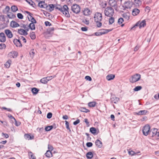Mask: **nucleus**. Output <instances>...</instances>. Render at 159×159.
Wrapping results in <instances>:
<instances>
[{
	"label": "nucleus",
	"instance_id": "1",
	"mask_svg": "<svg viewBox=\"0 0 159 159\" xmlns=\"http://www.w3.org/2000/svg\"><path fill=\"white\" fill-rule=\"evenodd\" d=\"M55 8L61 12L66 16L67 17H70V14L68 11L69 8L67 5H64L62 7L60 5H57L55 7Z\"/></svg>",
	"mask_w": 159,
	"mask_h": 159
},
{
	"label": "nucleus",
	"instance_id": "2",
	"mask_svg": "<svg viewBox=\"0 0 159 159\" xmlns=\"http://www.w3.org/2000/svg\"><path fill=\"white\" fill-rule=\"evenodd\" d=\"M94 18L97 26L98 27H101L102 25V23L101 22L102 19V14L99 12H96L94 15Z\"/></svg>",
	"mask_w": 159,
	"mask_h": 159
},
{
	"label": "nucleus",
	"instance_id": "3",
	"mask_svg": "<svg viewBox=\"0 0 159 159\" xmlns=\"http://www.w3.org/2000/svg\"><path fill=\"white\" fill-rule=\"evenodd\" d=\"M104 12L106 16L108 17H111L114 15V11L112 7H108L105 9Z\"/></svg>",
	"mask_w": 159,
	"mask_h": 159
},
{
	"label": "nucleus",
	"instance_id": "4",
	"mask_svg": "<svg viewBox=\"0 0 159 159\" xmlns=\"http://www.w3.org/2000/svg\"><path fill=\"white\" fill-rule=\"evenodd\" d=\"M141 78L140 75L138 74H136L132 76L129 79L130 82L134 83L139 81Z\"/></svg>",
	"mask_w": 159,
	"mask_h": 159
},
{
	"label": "nucleus",
	"instance_id": "5",
	"mask_svg": "<svg viewBox=\"0 0 159 159\" xmlns=\"http://www.w3.org/2000/svg\"><path fill=\"white\" fill-rule=\"evenodd\" d=\"M71 9L74 13L76 14L78 13L80 11V7L76 4H74L72 6Z\"/></svg>",
	"mask_w": 159,
	"mask_h": 159
},
{
	"label": "nucleus",
	"instance_id": "6",
	"mask_svg": "<svg viewBox=\"0 0 159 159\" xmlns=\"http://www.w3.org/2000/svg\"><path fill=\"white\" fill-rule=\"evenodd\" d=\"M150 129V127L148 125H146L143 127V134L145 136H147L148 135Z\"/></svg>",
	"mask_w": 159,
	"mask_h": 159
},
{
	"label": "nucleus",
	"instance_id": "7",
	"mask_svg": "<svg viewBox=\"0 0 159 159\" xmlns=\"http://www.w3.org/2000/svg\"><path fill=\"white\" fill-rule=\"evenodd\" d=\"M146 24V21L145 20H143L142 21H139L132 28V29L137 26H139V29H141L142 27H144L145 26Z\"/></svg>",
	"mask_w": 159,
	"mask_h": 159
},
{
	"label": "nucleus",
	"instance_id": "8",
	"mask_svg": "<svg viewBox=\"0 0 159 159\" xmlns=\"http://www.w3.org/2000/svg\"><path fill=\"white\" fill-rule=\"evenodd\" d=\"M26 13L28 14L29 16H28V18L29 20H30L31 22V23H37L36 21L34 18L32 16V14L30 12L28 11H26Z\"/></svg>",
	"mask_w": 159,
	"mask_h": 159
},
{
	"label": "nucleus",
	"instance_id": "9",
	"mask_svg": "<svg viewBox=\"0 0 159 159\" xmlns=\"http://www.w3.org/2000/svg\"><path fill=\"white\" fill-rule=\"evenodd\" d=\"M132 2L130 1L125 2L124 4V7L126 8H130L132 7Z\"/></svg>",
	"mask_w": 159,
	"mask_h": 159
},
{
	"label": "nucleus",
	"instance_id": "10",
	"mask_svg": "<svg viewBox=\"0 0 159 159\" xmlns=\"http://www.w3.org/2000/svg\"><path fill=\"white\" fill-rule=\"evenodd\" d=\"M55 6L53 4H50L48 5L47 4L45 9L51 12L53 10Z\"/></svg>",
	"mask_w": 159,
	"mask_h": 159
},
{
	"label": "nucleus",
	"instance_id": "11",
	"mask_svg": "<svg viewBox=\"0 0 159 159\" xmlns=\"http://www.w3.org/2000/svg\"><path fill=\"white\" fill-rule=\"evenodd\" d=\"M5 33L8 38H11L13 37V34L10 30L8 29L5 30Z\"/></svg>",
	"mask_w": 159,
	"mask_h": 159
},
{
	"label": "nucleus",
	"instance_id": "12",
	"mask_svg": "<svg viewBox=\"0 0 159 159\" xmlns=\"http://www.w3.org/2000/svg\"><path fill=\"white\" fill-rule=\"evenodd\" d=\"M13 43L16 47H22V46L21 42L19 39H14L13 40Z\"/></svg>",
	"mask_w": 159,
	"mask_h": 159
},
{
	"label": "nucleus",
	"instance_id": "13",
	"mask_svg": "<svg viewBox=\"0 0 159 159\" xmlns=\"http://www.w3.org/2000/svg\"><path fill=\"white\" fill-rule=\"evenodd\" d=\"M109 4L110 6L112 7H115L117 6V1L116 0H109Z\"/></svg>",
	"mask_w": 159,
	"mask_h": 159
},
{
	"label": "nucleus",
	"instance_id": "14",
	"mask_svg": "<svg viewBox=\"0 0 159 159\" xmlns=\"http://www.w3.org/2000/svg\"><path fill=\"white\" fill-rule=\"evenodd\" d=\"M91 13L92 12L88 8H84L83 11L84 15L86 16H88L90 15Z\"/></svg>",
	"mask_w": 159,
	"mask_h": 159
},
{
	"label": "nucleus",
	"instance_id": "15",
	"mask_svg": "<svg viewBox=\"0 0 159 159\" xmlns=\"http://www.w3.org/2000/svg\"><path fill=\"white\" fill-rule=\"evenodd\" d=\"M18 32L19 34L21 35H26L28 34L27 31L23 29H18Z\"/></svg>",
	"mask_w": 159,
	"mask_h": 159
},
{
	"label": "nucleus",
	"instance_id": "16",
	"mask_svg": "<svg viewBox=\"0 0 159 159\" xmlns=\"http://www.w3.org/2000/svg\"><path fill=\"white\" fill-rule=\"evenodd\" d=\"M9 55L11 57L14 58L17 57L18 55V53L16 51H13L9 53Z\"/></svg>",
	"mask_w": 159,
	"mask_h": 159
},
{
	"label": "nucleus",
	"instance_id": "17",
	"mask_svg": "<svg viewBox=\"0 0 159 159\" xmlns=\"http://www.w3.org/2000/svg\"><path fill=\"white\" fill-rule=\"evenodd\" d=\"M6 40V36L3 33H1L0 34V41L1 42H4Z\"/></svg>",
	"mask_w": 159,
	"mask_h": 159
},
{
	"label": "nucleus",
	"instance_id": "18",
	"mask_svg": "<svg viewBox=\"0 0 159 159\" xmlns=\"http://www.w3.org/2000/svg\"><path fill=\"white\" fill-rule=\"evenodd\" d=\"M10 26L12 28L17 27L20 26L19 25L14 21H12L10 23Z\"/></svg>",
	"mask_w": 159,
	"mask_h": 159
},
{
	"label": "nucleus",
	"instance_id": "19",
	"mask_svg": "<svg viewBox=\"0 0 159 159\" xmlns=\"http://www.w3.org/2000/svg\"><path fill=\"white\" fill-rule=\"evenodd\" d=\"M47 4H46L44 2L40 1L38 3V6L42 8H45Z\"/></svg>",
	"mask_w": 159,
	"mask_h": 159
},
{
	"label": "nucleus",
	"instance_id": "20",
	"mask_svg": "<svg viewBox=\"0 0 159 159\" xmlns=\"http://www.w3.org/2000/svg\"><path fill=\"white\" fill-rule=\"evenodd\" d=\"M122 16L125 20H128L130 18V14L129 12L124 13L122 14Z\"/></svg>",
	"mask_w": 159,
	"mask_h": 159
},
{
	"label": "nucleus",
	"instance_id": "21",
	"mask_svg": "<svg viewBox=\"0 0 159 159\" xmlns=\"http://www.w3.org/2000/svg\"><path fill=\"white\" fill-rule=\"evenodd\" d=\"M140 12L139 9L135 8L133 9L132 11V14L134 16H136L138 15Z\"/></svg>",
	"mask_w": 159,
	"mask_h": 159
},
{
	"label": "nucleus",
	"instance_id": "22",
	"mask_svg": "<svg viewBox=\"0 0 159 159\" xmlns=\"http://www.w3.org/2000/svg\"><path fill=\"white\" fill-rule=\"evenodd\" d=\"M147 112V111L144 110L140 111L138 112H136L135 113L137 115H140L146 114Z\"/></svg>",
	"mask_w": 159,
	"mask_h": 159
},
{
	"label": "nucleus",
	"instance_id": "23",
	"mask_svg": "<svg viewBox=\"0 0 159 159\" xmlns=\"http://www.w3.org/2000/svg\"><path fill=\"white\" fill-rule=\"evenodd\" d=\"M24 138L26 139L29 140L34 139V137L31 136L28 134H25L24 135Z\"/></svg>",
	"mask_w": 159,
	"mask_h": 159
},
{
	"label": "nucleus",
	"instance_id": "24",
	"mask_svg": "<svg viewBox=\"0 0 159 159\" xmlns=\"http://www.w3.org/2000/svg\"><path fill=\"white\" fill-rule=\"evenodd\" d=\"M96 145L99 148H101L102 147V142L99 140L97 139L95 142Z\"/></svg>",
	"mask_w": 159,
	"mask_h": 159
},
{
	"label": "nucleus",
	"instance_id": "25",
	"mask_svg": "<svg viewBox=\"0 0 159 159\" xmlns=\"http://www.w3.org/2000/svg\"><path fill=\"white\" fill-rule=\"evenodd\" d=\"M45 155L47 157H50L52 156V152L50 150H47L46 152L45 153Z\"/></svg>",
	"mask_w": 159,
	"mask_h": 159
},
{
	"label": "nucleus",
	"instance_id": "26",
	"mask_svg": "<svg viewBox=\"0 0 159 159\" xmlns=\"http://www.w3.org/2000/svg\"><path fill=\"white\" fill-rule=\"evenodd\" d=\"M115 77V75L113 74L108 75L106 76V78L108 80L113 79Z\"/></svg>",
	"mask_w": 159,
	"mask_h": 159
},
{
	"label": "nucleus",
	"instance_id": "27",
	"mask_svg": "<svg viewBox=\"0 0 159 159\" xmlns=\"http://www.w3.org/2000/svg\"><path fill=\"white\" fill-rule=\"evenodd\" d=\"M35 23H30L28 25L29 29H30L32 30H35V26L34 25Z\"/></svg>",
	"mask_w": 159,
	"mask_h": 159
},
{
	"label": "nucleus",
	"instance_id": "28",
	"mask_svg": "<svg viewBox=\"0 0 159 159\" xmlns=\"http://www.w3.org/2000/svg\"><path fill=\"white\" fill-rule=\"evenodd\" d=\"M48 81L49 80L47 79L46 77H45L41 79L40 81L42 83L45 84L47 83Z\"/></svg>",
	"mask_w": 159,
	"mask_h": 159
},
{
	"label": "nucleus",
	"instance_id": "29",
	"mask_svg": "<svg viewBox=\"0 0 159 159\" xmlns=\"http://www.w3.org/2000/svg\"><path fill=\"white\" fill-rule=\"evenodd\" d=\"M141 2L140 0H134V5L136 7H139L141 5Z\"/></svg>",
	"mask_w": 159,
	"mask_h": 159
},
{
	"label": "nucleus",
	"instance_id": "30",
	"mask_svg": "<svg viewBox=\"0 0 159 159\" xmlns=\"http://www.w3.org/2000/svg\"><path fill=\"white\" fill-rule=\"evenodd\" d=\"M90 131L92 134L95 135L96 134L97 129L94 127H91L90 128Z\"/></svg>",
	"mask_w": 159,
	"mask_h": 159
},
{
	"label": "nucleus",
	"instance_id": "31",
	"mask_svg": "<svg viewBox=\"0 0 159 159\" xmlns=\"http://www.w3.org/2000/svg\"><path fill=\"white\" fill-rule=\"evenodd\" d=\"M93 155L92 152H89L86 154V157L87 158L91 159L93 157Z\"/></svg>",
	"mask_w": 159,
	"mask_h": 159
},
{
	"label": "nucleus",
	"instance_id": "32",
	"mask_svg": "<svg viewBox=\"0 0 159 159\" xmlns=\"http://www.w3.org/2000/svg\"><path fill=\"white\" fill-rule=\"evenodd\" d=\"M80 110L81 112H84L86 113H87L89 112V110L83 107H81L80 109Z\"/></svg>",
	"mask_w": 159,
	"mask_h": 159
},
{
	"label": "nucleus",
	"instance_id": "33",
	"mask_svg": "<svg viewBox=\"0 0 159 159\" xmlns=\"http://www.w3.org/2000/svg\"><path fill=\"white\" fill-rule=\"evenodd\" d=\"M21 27L24 28L25 29V30L27 31H28L29 30V26L27 25L22 24V25L21 26Z\"/></svg>",
	"mask_w": 159,
	"mask_h": 159
},
{
	"label": "nucleus",
	"instance_id": "34",
	"mask_svg": "<svg viewBox=\"0 0 159 159\" xmlns=\"http://www.w3.org/2000/svg\"><path fill=\"white\" fill-rule=\"evenodd\" d=\"M119 100V99L118 98L115 97H112L111 98V101L115 103H116Z\"/></svg>",
	"mask_w": 159,
	"mask_h": 159
},
{
	"label": "nucleus",
	"instance_id": "35",
	"mask_svg": "<svg viewBox=\"0 0 159 159\" xmlns=\"http://www.w3.org/2000/svg\"><path fill=\"white\" fill-rule=\"evenodd\" d=\"M157 131H158V129H157L154 128L153 129L152 131V136H153L156 135H157Z\"/></svg>",
	"mask_w": 159,
	"mask_h": 159
},
{
	"label": "nucleus",
	"instance_id": "36",
	"mask_svg": "<svg viewBox=\"0 0 159 159\" xmlns=\"http://www.w3.org/2000/svg\"><path fill=\"white\" fill-rule=\"evenodd\" d=\"M11 11L13 12H16L18 10L17 7L15 5L12 6L11 8Z\"/></svg>",
	"mask_w": 159,
	"mask_h": 159
},
{
	"label": "nucleus",
	"instance_id": "37",
	"mask_svg": "<svg viewBox=\"0 0 159 159\" xmlns=\"http://www.w3.org/2000/svg\"><path fill=\"white\" fill-rule=\"evenodd\" d=\"M30 36L31 39H34L36 38L35 33L33 32H32L30 33Z\"/></svg>",
	"mask_w": 159,
	"mask_h": 159
},
{
	"label": "nucleus",
	"instance_id": "38",
	"mask_svg": "<svg viewBox=\"0 0 159 159\" xmlns=\"http://www.w3.org/2000/svg\"><path fill=\"white\" fill-rule=\"evenodd\" d=\"M25 1L32 7H34L35 4L31 0H25Z\"/></svg>",
	"mask_w": 159,
	"mask_h": 159
},
{
	"label": "nucleus",
	"instance_id": "39",
	"mask_svg": "<svg viewBox=\"0 0 159 159\" xmlns=\"http://www.w3.org/2000/svg\"><path fill=\"white\" fill-rule=\"evenodd\" d=\"M7 16L10 19L16 17L15 15L13 14L10 13L7 15Z\"/></svg>",
	"mask_w": 159,
	"mask_h": 159
},
{
	"label": "nucleus",
	"instance_id": "40",
	"mask_svg": "<svg viewBox=\"0 0 159 159\" xmlns=\"http://www.w3.org/2000/svg\"><path fill=\"white\" fill-rule=\"evenodd\" d=\"M39 90L36 88H33L32 89V92L34 94H36L38 93Z\"/></svg>",
	"mask_w": 159,
	"mask_h": 159
},
{
	"label": "nucleus",
	"instance_id": "41",
	"mask_svg": "<svg viewBox=\"0 0 159 159\" xmlns=\"http://www.w3.org/2000/svg\"><path fill=\"white\" fill-rule=\"evenodd\" d=\"M109 19V24H112L114 22V18L112 16Z\"/></svg>",
	"mask_w": 159,
	"mask_h": 159
},
{
	"label": "nucleus",
	"instance_id": "42",
	"mask_svg": "<svg viewBox=\"0 0 159 159\" xmlns=\"http://www.w3.org/2000/svg\"><path fill=\"white\" fill-rule=\"evenodd\" d=\"M96 104V102H90L88 103V105L90 107H94L95 106Z\"/></svg>",
	"mask_w": 159,
	"mask_h": 159
},
{
	"label": "nucleus",
	"instance_id": "43",
	"mask_svg": "<svg viewBox=\"0 0 159 159\" xmlns=\"http://www.w3.org/2000/svg\"><path fill=\"white\" fill-rule=\"evenodd\" d=\"M29 156L30 158H31L32 159H35V157L34 154L31 152H30L29 153Z\"/></svg>",
	"mask_w": 159,
	"mask_h": 159
},
{
	"label": "nucleus",
	"instance_id": "44",
	"mask_svg": "<svg viewBox=\"0 0 159 159\" xmlns=\"http://www.w3.org/2000/svg\"><path fill=\"white\" fill-rule=\"evenodd\" d=\"M53 128L52 125L49 126L45 127V129L46 131H49L51 130Z\"/></svg>",
	"mask_w": 159,
	"mask_h": 159
},
{
	"label": "nucleus",
	"instance_id": "45",
	"mask_svg": "<svg viewBox=\"0 0 159 159\" xmlns=\"http://www.w3.org/2000/svg\"><path fill=\"white\" fill-rule=\"evenodd\" d=\"M142 88V87L141 86H137L134 89V90L135 91H137L139 90H140Z\"/></svg>",
	"mask_w": 159,
	"mask_h": 159
},
{
	"label": "nucleus",
	"instance_id": "46",
	"mask_svg": "<svg viewBox=\"0 0 159 159\" xmlns=\"http://www.w3.org/2000/svg\"><path fill=\"white\" fill-rule=\"evenodd\" d=\"M19 39L21 40H22L23 41L24 43H26V40L25 38L22 36H20L19 37Z\"/></svg>",
	"mask_w": 159,
	"mask_h": 159
},
{
	"label": "nucleus",
	"instance_id": "47",
	"mask_svg": "<svg viewBox=\"0 0 159 159\" xmlns=\"http://www.w3.org/2000/svg\"><path fill=\"white\" fill-rule=\"evenodd\" d=\"M17 16L19 19H22L23 18V15L20 13H18L17 14Z\"/></svg>",
	"mask_w": 159,
	"mask_h": 159
},
{
	"label": "nucleus",
	"instance_id": "48",
	"mask_svg": "<svg viewBox=\"0 0 159 159\" xmlns=\"http://www.w3.org/2000/svg\"><path fill=\"white\" fill-rule=\"evenodd\" d=\"M123 21V19L122 18H120L118 20V22L119 25H120L122 23Z\"/></svg>",
	"mask_w": 159,
	"mask_h": 159
},
{
	"label": "nucleus",
	"instance_id": "49",
	"mask_svg": "<svg viewBox=\"0 0 159 159\" xmlns=\"http://www.w3.org/2000/svg\"><path fill=\"white\" fill-rule=\"evenodd\" d=\"M83 22L86 25H88L89 23V20H87L86 19L84 20L83 21Z\"/></svg>",
	"mask_w": 159,
	"mask_h": 159
},
{
	"label": "nucleus",
	"instance_id": "50",
	"mask_svg": "<svg viewBox=\"0 0 159 159\" xmlns=\"http://www.w3.org/2000/svg\"><path fill=\"white\" fill-rule=\"evenodd\" d=\"M128 153L129 155H131V156H133L134 154H136L135 152L134 151L132 150H129L128 152Z\"/></svg>",
	"mask_w": 159,
	"mask_h": 159
},
{
	"label": "nucleus",
	"instance_id": "51",
	"mask_svg": "<svg viewBox=\"0 0 159 159\" xmlns=\"http://www.w3.org/2000/svg\"><path fill=\"white\" fill-rule=\"evenodd\" d=\"M65 123H66V128L68 129L70 131V128L69 127V123L67 121H66V120L65 121Z\"/></svg>",
	"mask_w": 159,
	"mask_h": 159
},
{
	"label": "nucleus",
	"instance_id": "52",
	"mask_svg": "<svg viewBox=\"0 0 159 159\" xmlns=\"http://www.w3.org/2000/svg\"><path fill=\"white\" fill-rule=\"evenodd\" d=\"M6 48V45L4 43L0 44V49H2Z\"/></svg>",
	"mask_w": 159,
	"mask_h": 159
},
{
	"label": "nucleus",
	"instance_id": "53",
	"mask_svg": "<svg viewBox=\"0 0 159 159\" xmlns=\"http://www.w3.org/2000/svg\"><path fill=\"white\" fill-rule=\"evenodd\" d=\"M85 79L87 80H89V81H91L92 80V78L90 76H86L85 77Z\"/></svg>",
	"mask_w": 159,
	"mask_h": 159
},
{
	"label": "nucleus",
	"instance_id": "54",
	"mask_svg": "<svg viewBox=\"0 0 159 159\" xmlns=\"http://www.w3.org/2000/svg\"><path fill=\"white\" fill-rule=\"evenodd\" d=\"M48 148L49 149L48 150H50L51 151L53 150V148L52 145L48 144Z\"/></svg>",
	"mask_w": 159,
	"mask_h": 159
},
{
	"label": "nucleus",
	"instance_id": "55",
	"mask_svg": "<svg viewBox=\"0 0 159 159\" xmlns=\"http://www.w3.org/2000/svg\"><path fill=\"white\" fill-rule=\"evenodd\" d=\"M52 116V114L51 112H49L47 115V118L48 119L51 118Z\"/></svg>",
	"mask_w": 159,
	"mask_h": 159
},
{
	"label": "nucleus",
	"instance_id": "56",
	"mask_svg": "<svg viewBox=\"0 0 159 159\" xmlns=\"http://www.w3.org/2000/svg\"><path fill=\"white\" fill-rule=\"evenodd\" d=\"M86 146L88 147H90L93 146V143L91 142H88L86 143Z\"/></svg>",
	"mask_w": 159,
	"mask_h": 159
},
{
	"label": "nucleus",
	"instance_id": "57",
	"mask_svg": "<svg viewBox=\"0 0 159 159\" xmlns=\"http://www.w3.org/2000/svg\"><path fill=\"white\" fill-rule=\"evenodd\" d=\"M11 62V61H8L5 64V66L7 67H9L10 66V62Z\"/></svg>",
	"mask_w": 159,
	"mask_h": 159
},
{
	"label": "nucleus",
	"instance_id": "58",
	"mask_svg": "<svg viewBox=\"0 0 159 159\" xmlns=\"http://www.w3.org/2000/svg\"><path fill=\"white\" fill-rule=\"evenodd\" d=\"M80 122V120L79 119L75 121L74 122L73 124L75 125H76L77 124H79Z\"/></svg>",
	"mask_w": 159,
	"mask_h": 159
},
{
	"label": "nucleus",
	"instance_id": "59",
	"mask_svg": "<svg viewBox=\"0 0 159 159\" xmlns=\"http://www.w3.org/2000/svg\"><path fill=\"white\" fill-rule=\"evenodd\" d=\"M81 30L83 31H86L88 30V28L87 27H82L81 28Z\"/></svg>",
	"mask_w": 159,
	"mask_h": 159
},
{
	"label": "nucleus",
	"instance_id": "60",
	"mask_svg": "<svg viewBox=\"0 0 159 159\" xmlns=\"http://www.w3.org/2000/svg\"><path fill=\"white\" fill-rule=\"evenodd\" d=\"M45 24L46 26H50L51 25V24L48 21H47L45 22Z\"/></svg>",
	"mask_w": 159,
	"mask_h": 159
},
{
	"label": "nucleus",
	"instance_id": "61",
	"mask_svg": "<svg viewBox=\"0 0 159 159\" xmlns=\"http://www.w3.org/2000/svg\"><path fill=\"white\" fill-rule=\"evenodd\" d=\"M15 122V125L16 126H18L20 125V122H17L16 119L14 120Z\"/></svg>",
	"mask_w": 159,
	"mask_h": 159
},
{
	"label": "nucleus",
	"instance_id": "62",
	"mask_svg": "<svg viewBox=\"0 0 159 159\" xmlns=\"http://www.w3.org/2000/svg\"><path fill=\"white\" fill-rule=\"evenodd\" d=\"M140 47L139 46L137 45L134 48V51H137L138 50L139 48Z\"/></svg>",
	"mask_w": 159,
	"mask_h": 159
},
{
	"label": "nucleus",
	"instance_id": "63",
	"mask_svg": "<svg viewBox=\"0 0 159 159\" xmlns=\"http://www.w3.org/2000/svg\"><path fill=\"white\" fill-rule=\"evenodd\" d=\"M2 135L4 136V137L6 138H7L9 137V135L7 134L2 133Z\"/></svg>",
	"mask_w": 159,
	"mask_h": 159
},
{
	"label": "nucleus",
	"instance_id": "64",
	"mask_svg": "<svg viewBox=\"0 0 159 159\" xmlns=\"http://www.w3.org/2000/svg\"><path fill=\"white\" fill-rule=\"evenodd\" d=\"M62 118L64 120H67L68 119V117L67 115H65L63 116Z\"/></svg>",
	"mask_w": 159,
	"mask_h": 159
}]
</instances>
